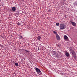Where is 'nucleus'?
<instances>
[{
    "label": "nucleus",
    "instance_id": "obj_9",
    "mask_svg": "<svg viewBox=\"0 0 77 77\" xmlns=\"http://www.w3.org/2000/svg\"><path fill=\"white\" fill-rule=\"evenodd\" d=\"M65 55H66L67 57H68L69 56V53L66 52V53H65Z\"/></svg>",
    "mask_w": 77,
    "mask_h": 77
},
{
    "label": "nucleus",
    "instance_id": "obj_2",
    "mask_svg": "<svg viewBox=\"0 0 77 77\" xmlns=\"http://www.w3.org/2000/svg\"><path fill=\"white\" fill-rule=\"evenodd\" d=\"M60 29H65V25L63 23L60 24Z\"/></svg>",
    "mask_w": 77,
    "mask_h": 77
},
{
    "label": "nucleus",
    "instance_id": "obj_8",
    "mask_svg": "<svg viewBox=\"0 0 77 77\" xmlns=\"http://www.w3.org/2000/svg\"><path fill=\"white\" fill-rule=\"evenodd\" d=\"M69 49H70V50L71 52V53H72L75 52L74 50L72 49V47H70V48H69Z\"/></svg>",
    "mask_w": 77,
    "mask_h": 77
},
{
    "label": "nucleus",
    "instance_id": "obj_21",
    "mask_svg": "<svg viewBox=\"0 0 77 77\" xmlns=\"http://www.w3.org/2000/svg\"><path fill=\"white\" fill-rule=\"evenodd\" d=\"M38 50H40L39 47H38Z\"/></svg>",
    "mask_w": 77,
    "mask_h": 77
},
{
    "label": "nucleus",
    "instance_id": "obj_15",
    "mask_svg": "<svg viewBox=\"0 0 77 77\" xmlns=\"http://www.w3.org/2000/svg\"><path fill=\"white\" fill-rule=\"evenodd\" d=\"M56 25L57 26H59V23H56Z\"/></svg>",
    "mask_w": 77,
    "mask_h": 77
},
{
    "label": "nucleus",
    "instance_id": "obj_20",
    "mask_svg": "<svg viewBox=\"0 0 77 77\" xmlns=\"http://www.w3.org/2000/svg\"><path fill=\"white\" fill-rule=\"evenodd\" d=\"M77 5V4L76 3H75L74 4V5Z\"/></svg>",
    "mask_w": 77,
    "mask_h": 77
},
{
    "label": "nucleus",
    "instance_id": "obj_10",
    "mask_svg": "<svg viewBox=\"0 0 77 77\" xmlns=\"http://www.w3.org/2000/svg\"><path fill=\"white\" fill-rule=\"evenodd\" d=\"M41 37L40 36H38L37 37V39L39 41L41 39Z\"/></svg>",
    "mask_w": 77,
    "mask_h": 77
},
{
    "label": "nucleus",
    "instance_id": "obj_1",
    "mask_svg": "<svg viewBox=\"0 0 77 77\" xmlns=\"http://www.w3.org/2000/svg\"><path fill=\"white\" fill-rule=\"evenodd\" d=\"M36 72L37 73V74H39L40 75H41L42 74L41 72V70L39 69H38V68L36 67V68L34 69Z\"/></svg>",
    "mask_w": 77,
    "mask_h": 77
},
{
    "label": "nucleus",
    "instance_id": "obj_6",
    "mask_svg": "<svg viewBox=\"0 0 77 77\" xmlns=\"http://www.w3.org/2000/svg\"><path fill=\"white\" fill-rule=\"evenodd\" d=\"M71 24L73 26H75L76 25V23L73 21H71Z\"/></svg>",
    "mask_w": 77,
    "mask_h": 77
},
{
    "label": "nucleus",
    "instance_id": "obj_5",
    "mask_svg": "<svg viewBox=\"0 0 77 77\" xmlns=\"http://www.w3.org/2000/svg\"><path fill=\"white\" fill-rule=\"evenodd\" d=\"M64 37V40L65 41H66L68 39V37L66 35H65Z\"/></svg>",
    "mask_w": 77,
    "mask_h": 77
},
{
    "label": "nucleus",
    "instance_id": "obj_11",
    "mask_svg": "<svg viewBox=\"0 0 77 77\" xmlns=\"http://www.w3.org/2000/svg\"><path fill=\"white\" fill-rule=\"evenodd\" d=\"M72 54L73 55V56H76V54H75V52H73V53H72Z\"/></svg>",
    "mask_w": 77,
    "mask_h": 77
},
{
    "label": "nucleus",
    "instance_id": "obj_19",
    "mask_svg": "<svg viewBox=\"0 0 77 77\" xmlns=\"http://www.w3.org/2000/svg\"><path fill=\"white\" fill-rule=\"evenodd\" d=\"M20 39H22L23 38L22 36L21 35H20Z\"/></svg>",
    "mask_w": 77,
    "mask_h": 77
},
{
    "label": "nucleus",
    "instance_id": "obj_18",
    "mask_svg": "<svg viewBox=\"0 0 77 77\" xmlns=\"http://www.w3.org/2000/svg\"><path fill=\"white\" fill-rule=\"evenodd\" d=\"M0 36H1V38H2L3 39H4V37H3V36H2V35H1Z\"/></svg>",
    "mask_w": 77,
    "mask_h": 77
},
{
    "label": "nucleus",
    "instance_id": "obj_14",
    "mask_svg": "<svg viewBox=\"0 0 77 77\" xmlns=\"http://www.w3.org/2000/svg\"><path fill=\"white\" fill-rule=\"evenodd\" d=\"M15 65L17 66H18V64L17 63H15Z\"/></svg>",
    "mask_w": 77,
    "mask_h": 77
},
{
    "label": "nucleus",
    "instance_id": "obj_7",
    "mask_svg": "<svg viewBox=\"0 0 77 77\" xmlns=\"http://www.w3.org/2000/svg\"><path fill=\"white\" fill-rule=\"evenodd\" d=\"M17 8V7H13L12 8V10L13 11H16V8Z\"/></svg>",
    "mask_w": 77,
    "mask_h": 77
},
{
    "label": "nucleus",
    "instance_id": "obj_3",
    "mask_svg": "<svg viewBox=\"0 0 77 77\" xmlns=\"http://www.w3.org/2000/svg\"><path fill=\"white\" fill-rule=\"evenodd\" d=\"M52 55H53V56L54 57H58V54H57L56 52L54 51L53 52V53H52Z\"/></svg>",
    "mask_w": 77,
    "mask_h": 77
},
{
    "label": "nucleus",
    "instance_id": "obj_4",
    "mask_svg": "<svg viewBox=\"0 0 77 77\" xmlns=\"http://www.w3.org/2000/svg\"><path fill=\"white\" fill-rule=\"evenodd\" d=\"M56 38H57V40L58 41L60 40V37H59V35L57 34L56 35Z\"/></svg>",
    "mask_w": 77,
    "mask_h": 77
},
{
    "label": "nucleus",
    "instance_id": "obj_22",
    "mask_svg": "<svg viewBox=\"0 0 77 77\" xmlns=\"http://www.w3.org/2000/svg\"><path fill=\"white\" fill-rule=\"evenodd\" d=\"M64 17H65V18H66V16H64Z\"/></svg>",
    "mask_w": 77,
    "mask_h": 77
},
{
    "label": "nucleus",
    "instance_id": "obj_17",
    "mask_svg": "<svg viewBox=\"0 0 77 77\" xmlns=\"http://www.w3.org/2000/svg\"><path fill=\"white\" fill-rule=\"evenodd\" d=\"M73 57H74V58L75 59H76V55H75V56H73Z\"/></svg>",
    "mask_w": 77,
    "mask_h": 77
},
{
    "label": "nucleus",
    "instance_id": "obj_12",
    "mask_svg": "<svg viewBox=\"0 0 77 77\" xmlns=\"http://www.w3.org/2000/svg\"><path fill=\"white\" fill-rule=\"evenodd\" d=\"M25 51H26V53H28V54H29L30 52L29 51L25 50Z\"/></svg>",
    "mask_w": 77,
    "mask_h": 77
},
{
    "label": "nucleus",
    "instance_id": "obj_13",
    "mask_svg": "<svg viewBox=\"0 0 77 77\" xmlns=\"http://www.w3.org/2000/svg\"><path fill=\"white\" fill-rule=\"evenodd\" d=\"M53 33H54V34H55V35H57V32H56L55 31H53Z\"/></svg>",
    "mask_w": 77,
    "mask_h": 77
},
{
    "label": "nucleus",
    "instance_id": "obj_16",
    "mask_svg": "<svg viewBox=\"0 0 77 77\" xmlns=\"http://www.w3.org/2000/svg\"><path fill=\"white\" fill-rule=\"evenodd\" d=\"M21 51H25V49H21Z\"/></svg>",
    "mask_w": 77,
    "mask_h": 77
}]
</instances>
